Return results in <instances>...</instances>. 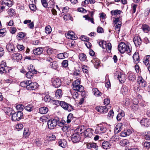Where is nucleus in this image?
<instances>
[{"label": "nucleus", "instance_id": "nucleus-1", "mask_svg": "<svg viewBox=\"0 0 150 150\" xmlns=\"http://www.w3.org/2000/svg\"><path fill=\"white\" fill-rule=\"evenodd\" d=\"M118 50L121 53L126 52L128 54H129L131 51L130 46H127L126 44L122 42H120L118 45Z\"/></svg>", "mask_w": 150, "mask_h": 150}, {"label": "nucleus", "instance_id": "nucleus-2", "mask_svg": "<svg viewBox=\"0 0 150 150\" xmlns=\"http://www.w3.org/2000/svg\"><path fill=\"white\" fill-rule=\"evenodd\" d=\"M59 120L58 117H56L54 119H51L47 122L48 127L50 129H53L57 124Z\"/></svg>", "mask_w": 150, "mask_h": 150}, {"label": "nucleus", "instance_id": "nucleus-3", "mask_svg": "<svg viewBox=\"0 0 150 150\" xmlns=\"http://www.w3.org/2000/svg\"><path fill=\"white\" fill-rule=\"evenodd\" d=\"M122 18L121 17H117L114 21L115 23V27L116 31L117 33H119L120 31V27L122 24Z\"/></svg>", "mask_w": 150, "mask_h": 150}, {"label": "nucleus", "instance_id": "nucleus-4", "mask_svg": "<svg viewBox=\"0 0 150 150\" xmlns=\"http://www.w3.org/2000/svg\"><path fill=\"white\" fill-rule=\"evenodd\" d=\"M80 81L79 79H77L73 83V85L74 90L82 92L83 90V86L80 85Z\"/></svg>", "mask_w": 150, "mask_h": 150}, {"label": "nucleus", "instance_id": "nucleus-5", "mask_svg": "<svg viewBox=\"0 0 150 150\" xmlns=\"http://www.w3.org/2000/svg\"><path fill=\"white\" fill-rule=\"evenodd\" d=\"M23 113L21 111L13 112L11 119L13 121H19L22 118Z\"/></svg>", "mask_w": 150, "mask_h": 150}, {"label": "nucleus", "instance_id": "nucleus-6", "mask_svg": "<svg viewBox=\"0 0 150 150\" xmlns=\"http://www.w3.org/2000/svg\"><path fill=\"white\" fill-rule=\"evenodd\" d=\"M6 65V61H2L1 62L0 64V74H1L9 72L8 67Z\"/></svg>", "mask_w": 150, "mask_h": 150}, {"label": "nucleus", "instance_id": "nucleus-7", "mask_svg": "<svg viewBox=\"0 0 150 150\" xmlns=\"http://www.w3.org/2000/svg\"><path fill=\"white\" fill-rule=\"evenodd\" d=\"M93 130L91 128H88L86 130H84L82 133L83 135L85 138H91L93 135Z\"/></svg>", "mask_w": 150, "mask_h": 150}, {"label": "nucleus", "instance_id": "nucleus-8", "mask_svg": "<svg viewBox=\"0 0 150 150\" xmlns=\"http://www.w3.org/2000/svg\"><path fill=\"white\" fill-rule=\"evenodd\" d=\"M137 82L139 85V87L142 88H144L147 85L146 82L141 76H138L137 79Z\"/></svg>", "mask_w": 150, "mask_h": 150}, {"label": "nucleus", "instance_id": "nucleus-9", "mask_svg": "<svg viewBox=\"0 0 150 150\" xmlns=\"http://www.w3.org/2000/svg\"><path fill=\"white\" fill-rule=\"evenodd\" d=\"M61 106L64 109L68 111H70L73 110V107L71 105L64 101L61 102Z\"/></svg>", "mask_w": 150, "mask_h": 150}, {"label": "nucleus", "instance_id": "nucleus-10", "mask_svg": "<svg viewBox=\"0 0 150 150\" xmlns=\"http://www.w3.org/2000/svg\"><path fill=\"white\" fill-rule=\"evenodd\" d=\"M37 83H32L31 81L28 80V83L26 88L29 90H35L37 88Z\"/></svg>", "mask_w": 150, "mask_h": 150}, {"label": "nucleus", "instance_id": "nucleus-11", "mask_svg": "<svg viewBox=\"0 0 150 150\" xmlns=\"http://www.w3.org/2000/svg\"><path fill=\"white\" fill-rule=\"evenodd\" d=\"M2 5H5L8 8L11 7L13 5V0H2L1 2Z\"/></svg>", "mask_w": 150, "mask_h": 150}, {"label": "nucleus", "instance_id": "nucleus-12", "mask_svg": "<svg viewBox=\"0 0 150 150\" xmlns=\"http://www.w3.org/2000/svg\"><path fill=\"white\" fill-rule=\"evenodd\" d=\"M117 78L119 81L121 83H123L126 79L125 75L121 72H119Z\"/></svg>", "mask_w": 150, "mask_h": 150}, {"label": "nucleus", "instance_id": "nucleus-13", "mask_svg": "<svg viewBox=\"0 0 150 150\" xmlns=\"http://www.w3.org/2000/svg\"><path fill=\"white\" fill-rule=\"evenodd\" d=\"M65 35L67 38L69 39L74 40L77 38L76 36L75 35L74 33L72 31H69L68 33H65Z\"/></svg>", "mask_w": 150, "mask_h": 150}, {"label": "nucleus", "instance_id": "nucleus-14", "mask_svg": "<svg viewBox=\"0 0 150 150\" xmlns=\"http://www.w3.org/2000/svg\"><path fill=\"white\" fill-rule=\"evenodd\" d=\"M107 130L106 127L103 126H98L95 130L96 134H100L104 133Z\"/></svg>", "mask_w": 150, "mask_h": 150}, {"label": "nucleus", "instance_id": "nucleus-15", "mask_svg": "<svg viewBox=\"0 0 150 150\" xmlns=\"http://www.w3.org/2000/svg\"><path fill=\"white\" fill-rule=\"evenodd\" d=\"M71 139L73 142L76 143L79 142L80 137L78 134L75 133L72 135Z\"/></svg>", "mask_w": 150, "mask_h": 150}, {"label": "nucleus", "instance_id": "nucleus-16", "mask_svg": "<svg viewBox=\"0 0 150 150\" xmlns=\"http://www.w3.org/2000/svg\"><path fill=\"white\" fill-rule=\"evenodd\" d=\"M52 84L53 86L56 88L60 87L61 84L60 80L58 78H55L52 80Z\"/></svg>", "mask_w": 150, "mask_h": 150}, {"label": "nucleus", "instance_id": "nucleus-17", "mask_svg": "<svg viewBox=\"0 0 150 150\" xmlns=\"http://www.w3.org/2000/svg\"><path fill=\"white\" fill-rule=\"evenodd\" d=\"M133 41L135 45L137 47L140 45L142 42L140 37L138 36L134 37Z\"/></svg>", "mask_w": 150, "mask_h": 150}, {"label": "nucleus", "instance_id": "nucleus-18", "mask_svg": "<svg viewBox=\"0 0 150 150\" xmlns=\"http://www.w3.org/2000/svg\"><path fill=\"white\" fill-rule=\"evenodd\" d=\"M96 110L98 112H107L108 109L105 106H99L97 107L96 108Z\"/></svg>", "mask_w": 150, "mask_h": 150}, {"label": "nucleus", "instance_id": "nucleus-19", "mask_svg": "<svg viewBox=\"0 0 150 150\" xmlns=\"http://www.w3.org/2000/svg\"><path fill=\"white\" fill-rule=\"evenodd\" d=\"M86 145L87 148L88 149H91L92 148H93L97 150L98 149L96 144L95 143H87Z\"/></svg>", "mask_w": 150, "mask_h": 150}, {"label": "nucleus", "instance_id": "nucleus-20", "mask_svg": "<svg viewBox=\"0 0 150 150\" xmlns=\"http://www.w3.org/2000/svg\"><path fill=\"white\" fill-rule=\"evenodd\" d=\"M43 50V49L42 47H38L33 49V52L35 55H39L42 53Z\"/></svg>", "mask_w": 150, "mask_h": 150}, {"label": "nucleus", "instance_id": "nucleus-21", "mask_svg": "<svg viewBox=\"0 0 150 150\" xmlns=\"http://www.w3.org/2000/svg\"><path fill=\"white\" fill-rule=\"evenodd\" d=\"M6 48L9 52L11 53H13L15 51V47L12 44H8L6 45Z\"/></svg>", "mask_w": 150, "mask_h": 150}, {"label": "nucleus", "instance_id": "nucleus-22", "mask_svg": "<svg viewBox=\"0 0 150 150\" xmlns=\"http://www.w3.org/2000/svg\"><path fill=\"white\" fill-rule=\"evenodd\" d=\"M102 147L104 149H107L110 148V144L109 142L106 141H104L103 142L101 141Z\"/></svg>", "mask_w": 150, "mask_h": 150}, {"label": "nucleus", "instance_id": "nucleus-23", "mask_svg": "<svg viewBox=\"0 0 150 150\" xmlns=\"http://www.w3.org/2000/svg\"><path fill=\"white\" fill-rule=\"evenodd\" d=\"M12 56L14 59H15L17 61H18L22 59V54L19 53H14L12 54Z\"/></svg>", "mask_w": 150, "mask_h": 150}, {"label": "nucleus", "instance_id": "nucleus-24", "mask_svg": "<svg viewBox=\"0 0 150 150\" xmlns=\"http://www.w3.org/2000/svg\"><path fill=\"white\" fill-rule=\"evenodd\" d=\"M58 144L59 146L64 148L66 147L67 145V142L64 139H59Z\"/></svg>", "mask_w": 150, "mask_h": 150}, {"label": "nucleus", "instance_id": "nucleus-25", "mask_svg": "<svg viewBox=\"0 0 150 150\" xmlns=\"http://www.w3.org/2000/svg\"><path fill=\"white\" fill-rule=\"evenodd\" d=\"M140 123L142 125L148 127L150 124V122L149 119H143L141 120Z\"/></svg>", "mask_w": 150, "mask_h": 150}, {"label": "nucleus", "instance_id": "nucleus-26", "mask_svg": "<svg viewBox=\"0 0 150 150\" xmlns=\"http://www.w3.org/2000/svg\"><path fill=\"white\" fill-rule=\"evenodd\" d=\"M133 62L134 63L137 64L139 61V54L137 52H135L133 54Z\"/></svg>", "mask_w": 150, "mask_h": 150}, {"label": "nucleus", "instance_id": "nucleus-27", "mask_svg": "<svg viewBox=\"0 0 150 150\" xmlns=\"http://www.w3.org/2000/svg\"><path fill=\"white\" fill-rule=\"evenodd\" d=\"M91 62L94 64L95 67L96 68L98 69L100 63L99 60L98 59L95 58L92 60Z\"/></svg>", "mask_w": 150, "mask_h": 150}, {"label": "nucleus", "instance_id": "nucleus-28", "mask_svg": "<svg viewBox=\"0 0 150 150\" xmlns=\"http://www.w3.org/2000/svg\"><path fill=\"white\" fill-rule=\"evenodd\" d=\"M48 111V108L46 107H42L40 108L39 109L40 113L42 114H46Z\"/></svg>", "mask_w": 150, "mask_h": 150}, {"label": "nucleus", "instance_id": "nucleus-29", "mask_svg": "<svg viewBox=\"0 0 150 150\" xmlns=\"http://www.w3.org/2000/svg\"><path fill=\"white\" fill-rule=\"evenodd\" d=\"M121 91L123 94L125 95L129 93V90H128L127 86H123L122 88Z\"/></svg>", "mask_w": 150, "mask_h": 150}, {"label": "nucleus", "instance_id": "nucleus-30", "mask_svg": "<svg viewBox=\"0 0 150 150\" xmlns=\"http://www.w3.org/2000/svg\"><path fill=\"white\" fill-rule=\"evenodd\" d=\"M68 57V54L66 53H60L57 54V57L59 59H64Z\"/></svg>", "mask_w": 150, "mask_h": 150}, {"label": "nucleus", "instance_id": "nucleus-31", "mask_svg": "<svg viewBox=\"0 0 150 150\" xmlns=\"http://www.w3.org/2000/svg\"><path fill=\"white\" fill-rule=\"evenodd\" d=\"M125 116L124 112L123 110H121L120 112L117 115L116 118L117 120H120L122 118Z\"/></svg>", "mask_w": 150, "mask_h": 150}, {"label": "nucleus", "instance_id": "nucleus-32", "mask_svg": "<svg viewBox=\"0 0 150 150\" xmlns=\"http://www.w3.org/2000/svg\"><path fill=\"white\" fill-rule=\"evenodd\" d=\"M93 93L94 95L97 96H100L101 95V93L97 88H94L92 89Z\"/></svg>", "mask_w": 150, "mask_h": 150}, {"label": "nucleus", "instance_id": "nucleus-33", "mask_svg": "<svg viewBox=\"0 0 150 150\" xmlns=\"http://www.w3.org/2000/svg\"><path fill=\"white\" fill-rule=\"evenodd\" d=\"M128 78L129 81H133L135 79L136 76L134 74L130 72L128 74Z\"/></svg>", "mask_w": 150, "mask_h": 150}, {"label": "nucleus", "instance_id": "nucleus-34", "mask_svg": "<svg viewBox=\"0 0 150 150\" xmlns=\"http://www.w3.org/2000/svg\"><path fill=\"white\" fill-rule=\"evenodd\" d=\"M62 91L61 89H58L55 92V96L58 99L62 97Z\"/></svg>", "mask_w": 150, "mask_h": 150}, {"label": "nucleus", "instance_id": "nucleus-35", "mask_svg": "<svg viewBox=\"0 0 150 150\" xmlns=\"http://www.w3.org/2000/svg\"><path fill=\"white\" fill-rule=\"evenodd\" d=\"M26 35V34L25 33L20 32L17 35V37L19 40H21Z\"/></svg>", "mask_w": 150, "mask_h": 150}, {"label": "nucleus", "instance_id": "nucleus-36", "mask_svg": "<svg viewBox=\"0 0 150 150\" xmlns=\"http://www.w3.org/2000/svg\"><path fill=\"white\" fill-rule=\"evenodd\" d=\"M67 123H69L71 121H73V119L75 118L74 117L72 114L70 113L69 114L67 117Z\"/></svg>", "mask_w": 150, "mask_h": 150}, {"label": "nucleus", "instance_id": "nucleus-37", "mask_svg": "<svg viewBox=\"0 0 150 150\" xmlns=\"http://www.w3.org/2000/svg\"><path fill=\"white\" fill-rule=\"evenodd\" d=\"M85 127L84 126H81L79 127L78 128L76 129L74 131V132L75 133H76L79 134H80L79 133L82 131L83 130H85Z\"/></svg>", "mask_w": 150, "mask_h": 150}, {"label": "nucleus", "instance_id": "nucleus-38", "mask_svg": "<svg viewBox=\"0 0 150 150\" xmlns=\"http://www.w3.org/2000/svg\"><path fill=\"white\" fill-rule=\"evenodd\" d=\"M142 28L143 30L146 33H147L150 30V28L149 25L146 24H144L142 25Z\"/></svg>", "mask_w": 150, "mask_h": 150}, {"label": "nucleus", "instance_id": "nucleus-39", "mask_svg": "<svg viewBox=\"0 0 150 150\" xmlns=\"http://www.w3.org/2000/svg\"><path fill=\"white\" fill-rule=\"evenodd\" d=\"M25 109L29 112L32 111L33 109V106L32 105L29 104L24 107Z\"/></svg>", "mask_w": 150, "mask_h": 150}, {"label": "nucleus", "instance_id": "nucleus-40", "mask_svg": "<svg viewBox=\"0 0 150 150\" xmlns=\"http://www.w3.org/2000/svg\"><path fill=\"white\" fill-rule=\"evenodd\" d=\"M5 110H6L5 113L8 115H12L13 112L12 109L10 108H6Z\"/></svg>", "mask_w": 150, "mask_h": 150}, {"label": "nucleus", "instance_id": "nucleus-41", "mask_svg": "<svg viewBox=\"0 0 150 150\" xmlns=\"http://www.w3.org/2000/svg\"><path fill=\"white\" fill-rule=\"evenodd\" d=\"M34 74H36V72H32L30 71L27 72L26 74V76L27 78L31 79L32 78Z\"/></svg>", "mask_w": 150, "mask_h": 150}, {"label": "nucleus", "instance_id": "nucleus-42", "mask_svg": "<svg viewBox=\"0 0 150 150\" xmlns=\"http://www.w3.org/2000/svg\"><path fill=\"white\" fill-rule=\"evenodd\" d=\"M50 67L52 69H56L58 67V64L56 61H53L51 63Z\"/></svg>", "mask_w": 150, "mask_h": 150}, {"label": "nucleus", "instance_id": "nucleus-43", "mask_svg": "<svg viewBox=\"0 0 150 150\" xmlns=\"http://www.w3.org/2000/svg\"><path fill=\"white\" fill-rule=\"evenodd\" d=\"M121 11L120 10H112L111 11V13L113 16H117L119 15H120Z\"/></svg>", "mask_w": 150, "mask_h": 150}, {"label": "nucleus", "instance_id": "nucleus-44", "mask_svg": "<svg viewBox=\"0 0 150 150\" xmlns=\"http://www.w3.org/2000/svg\"><path fill=\"white\" fill-rule=\"evenodd\" d=\"M79 58L81 61H83L86 60V57L84 54L81 53L79 54Z\"/></svg>", "mask_w": 150, "mask_h": 150}, {"label": "nucleus", "instance_id": "nucleus-45", "mask_svg": "<svg viewBox=\"0 0 150 150\" xmlns=\"http://www.w3.org/2000/svg\"><path fill=\"white\" fill-rule=\"evenodd\" d=\"M47 139L50 141H53L56 138V136L54 134H49L47 137Z\"/></svg>", "mask_w": 150, "mask_h": 150}, {"label": "nucleus", "instance_id": "nucleus-46", "mask_svg": "<svg viewBox=\"0 0 150 150\" xmlns=\"http://www.w3.org/2000/svg\"><path fill=\"white\" fill-rule=\"evenodd\" d=\"M52 30L51 28L49 25L47 26L45 28V31L47 34H50L51 33Z\"/></svg>", "mask_w": 150, "mask_h": 150}, {"label": "nucleus", "instance_id": "nucleus-47", "mask_svg": "<svg viewBox=\"0 0 150 150\" xmlns=\"http://www.w3.org/2000/svg\"><path fill=\"white\" fill-rule=\"evenodd\" d=\"M24 108V106L22 104H18L16 106V109L19 111H22L23 110Z\"/></svg>", "mask_w": 150, "mask_h": 150}, {"label": "nucleus", "instance_id": "nucleus-48", "mask_svg": "<svg viewBox=\"0 0 150 150\" xmlns=\"http://www.w3.org/2000/svg\"><path fill=\"white\" fill-rule=\"evenodd\" d=\"M106 50L108 53H110L111 52L112 45L111 44L110 42H108L106 45Z\"/></svg>", "mask_w": 150, "mask_h": 150}, {"label": "nucleus", "instance_id": "nucleus-49", "mask_svg": "<svg viewBox=\"0 0 150 150\" xmlns=\"http://www.w3.org/2000/svg\"><path fill=\"white\" fill-rule=\"evenodd\" d=\"M129 143L127 139H124L120 142V144L122 146L126 145Z\"/></svg>", "mask_w": 150, "mask_h": 150}, {"label": "nucleus", "instance_id": "nucleus-50", "mask_svg": "<svg viewBox=\"0 0 150 150\" xmlns=\"http://www.w3.org/2000/svg\"><path fill=\"white\" fill-rule=\"evenodd\" d=\"M71 93L73 98L74 99L77 98L79 96L78 93L76 91H72Z\"/></svg>", "mask_w": 150, "mask_h": 150}, {"label": "nucleus", "instance_id": "nucleus-51", "mask_svg": "<svg viewBox=\"0 0 150 150\" xmlns=\"http://www.w3.org/2000/svg\"><path fill=\"white\" fill-rule=\"evenodd\" d=\"M51 103L53 105H61V102L57 100H53L51 101Z\"/></svg>", "mask_w": 150, "mask_h": 150}, {"label": "nucleus", "instance_id": "nucleus-52", "mask_svg": "<svg viewBox=\"0 0 150 150\" xmlns=\"http://www.w3.org/2000/svg\"><path fill=\"white\" fill-rule=\"evenodd\" d=\"M83 17L85 18L86 20H88L89 21H90L91 23L93 24H94V22L93 21V19L92 18H91L88 17L87 15L84 16Z\"/></svg>", "mask_w": 150, "mask_h": 150}, {"label": "nucleus", "instance_id": "nucleus-53", "mask_svg": "<svg viewBox=\"0 0 150 150\" xmlns=\"http://www.w3.org/2000/svg\"><path fill=\"white\" fill-rule=\"evenodd\" d=\"M106 42L103 41L99 42V45L103 49H104L106 47Z\"/></svg>", "mask_w": 150, "mask_h": 150}, {"label": "nucleus", "instance_id": "nucleus-54", "mask_svg": "<svg viewBox=\"0 0 150 150\" xmlns=\"http://www.w3.org/2000/svg\"><path fill=\"white\" fill-rule=\"evenodd\" d=\"M69 8L67 7H65L63 8L62 9V12L61 14L62 16L64 15L65 14L67 13L68 11Z\"/></svg>", "mask_w": 150, "mask_h": 150}, {"label": "nucleus", "instance_id": "nucleus-55", "mask_svg": "<svg viewBox=\"0 0 150 150\" xmlns=\"http://www.w3.org/2000/svg\"><path fill=\"white\" fill-rule=\"evenodd\" d=\"M28 83V80L22 82H21L20 83V85L23 87H25L26 88Z\"/></svg>", "mask_w": 150, "mask_h": 150}, {"label": "nucleus", "instance_id": "nucleus-56", "mask_svg": "<svg viewBox=\"0 0 150 150\" xmlns=\"http://www.w3.org/2000/svg\"><path fill=\"white\" fill-rule=\"evenodd\" d=\"M23 127V125L21 123H18L17 124L16 126V128L17 130L19 131L22 129Z\"/></svg>", "mask_w": 150, "mask_h": 150}, {"label": "nucleus", "instance_id": "nucleus-57", "mask_svg": "<svg viewBox=\"0 0 150 150\" xmlns=\"http://www.w3.org/2000/svg\"><path fill=\"white\" fill-rule=\"evenodd\" d=\"M28 68L29 71H31L32 72H37V71L35 70L33 66L31 64H30L29 65Z\"/></svg>", "mask_w": 150, "mask_h": 150}, {"label": "nucleus", "instance_id": "nucleus-58", "mask_svg": "<svg viewBox=\"0 0 150 150\" xmlns=\"http://www.w3.org/2000/svg\"><path fill=\"white\" fill-rule=\"evenodd\" d=\"M29 7L30 10L32 11H35L36 10V6L34 4L29 5Z\"/></svg>", "mask_w": 150, "mask_h": 150}, {"label": "nucleus", "instance_id": "nucleus-59", "mask_svg": "<svg viewBox=\"0 0 150 150\" xmlns=\"http://www.w3.org/2000/svg\"><path fill=\"white\" fill-rule=\"evenodd\" d=\"M62 66L64 67H66L68 66V61L65 60L63 61L62 63Z\"/></svg>", "mask_w": 150, "mask_h": 150}, {"label": "nucleus", "instance_id": "nucleus-60", "mask_svg": "<svg viewBox=\"0 0 150 150\" xmlns=\"http://www.w3.org/2000/svg\"><path fill=\"white\" fill-rule=\"evenodd\" d=\"M82 69L83 72L87 73H88V67L86 66L83 65L82 67Z\"/></svg>", "mask_w": 150, "mask_h": 150}, {"label": "nucleus", "instance_id": "nucleus-61", "mask_svg": "<svg viewBox=\"0 0 150 150\" xmlns=\"http://www.w3.org/2000/svg\"><path fill=\"white\" fill-rule=\"evenodd\" d=\"M121 126L120 125H117L115 128V130H117V133L121 131Z\"/></svg>", "mask_w": 150, "mask_h": 150}, {"label": "nucleus", "instance_id": "nucleus-62", "mask_svg": "<svg viewBox=\"0 0 150 150\" xmlns=\"http://www.w3.org/2000/svg\"><path fill=\"white\" fill-rule=\"evenodd\" d=\"M80 38L82 40L86 41V42H87L89 40L88 38L84 35H82Z\"/></svg>", "mask_w": 150, "mask_h": 150}, {"label": "nucleus", "instance_id": "nucleus-63", "mask_svg": "<svg viewBox=\"0 0 150 150\" xmlns=\"http://www.w3.org/2000/svg\"><path fill=\"white\" fill-rule=\"evenodd\" d=\"M51 98L50 96H46L44 97V101L46 102H49L51 100Z\"/></svg>", "mask_w": 150, "mask_h": 150}, {"label": "nucleus", "instance_id": "nucleus-64", "mask_svg": "<svg viewBox=\"0 0 150 150\" xmlns=\"http://www.w3.org/2000/svg\"><path fill=\"white\" fill-rule=\"evenodd\" d=\"M144 146L146 148H149L150 147V142H146L144 143Z\"/></svg>", "mask_w": 150, "mask_h": 150}]
</instances>
